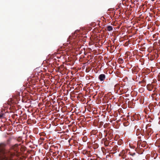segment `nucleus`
<instances>
[{
    "instance_id": "f257e3e1",
    "label": "nucleus",
    "mask_w": 160,
    "mask_h": 160,
    "mask_svg": "<svg viewBox=\"0 0 160 160\" xmlns=\"http://www.w3.org/2000/svg\"><path fill=\"white\" fill-rule=\"evenodd\" d=\"M11 140V138H10L6 142H0V160H14V157L19 155L20 149L22 152L25 150V147L22 146L20 148V144H15L7 149V147L10 144Z\"/></svg>"
},
{
    "instance_id": "f03ea898",
    "label": "nucleus",
    "mask_w": 160,
    "mask_h": 160,
    "mask_svg": "<svg viewBox=\"0 0 160 160\" xmlns=\"http://www.w3.org/2000/svg\"><path fill=\"white\" fill-rule=\"evenodd\" d=\"M128 154H129L130 155L134 156L136 155V153L135 152H130L129 149H127L122 150V152L119 154V156H121L123 159L125 158L126 160V158L127 157V155Z\"/></svg>"
},
{
    "instance_id": "7ed1b4c3",
    "label": "nucleus",
    "mask_w": 160,
    "mask_h": 160,
    "mask_svg": "<svg viewBox=\"0 0 160 160\" xmlns=\"http://www.w3.org/2000/svg\"><path fill=\"white\" fill-rule=\"evenodd\" d=\"M105 78L106 76L104 74H101L98 77V79L101 81H104Z\"/></svg>"
},
{
    "instance_id": "20e7f679",
    "label": "nucleus",
    "mask_w": 160,
    "mask_h": 160,
    "mask_svg": "<svg viewBox=\"0 0 160 160\" xmlns=\"http://www.w3.org/2000/svg\"><path fill=\"white\" fill-rule=\"evenodd\" d=\"M147 88L148 90L149 91H151L152 90L153 87L151 85H147Z\"/></svg>"
},
{
    "instance_id": "39448f33",
    "label": "nucleus",
    "mask_w": 160,
    "mask_h": 160,
    "mask_svg": "<svg viewBox=\"0 0 160 160\" xmlns=\"http://www.w3.org/2000/svg\"><path fill=\"white\" fill-rule=\"evenodd\" d=\"M113 28L112 26H108L107 27V30L108 31H110L112 30Z\"/></svg>"
},
{
    "instance_id": "423d86ee",
    "label": "nucleus",
    "mask_w": 160,
    "mask_h": 160,
    "mask_svg": "<svg viewBox=\"0 0 160 160\" xmlns=\"http://www.w3.org/2000/svg\"><path fill=\"white\" fill-rule=\"evenodd\" d=\"M118 61L120 63H122L123 62V60L121 58H119L118 59Z\"/></svg>"
},
{
    "instance_id": "0eeeda50",
    "label": "nucleus",
    "mask_w": 160,
    "mask_h": 160,
    "mask_svg": "<svg viewBox=\"0 0 160 160\" xmlns=\"http://www.w3.org/2000/svg\"><path fill=\"white\" fill-rule=\"evenodd\" d=\"M144 130L143 129H141V130L140 131V133L141 134V135L142 136V137H143L144 135L143 134V133H144Z\"/></svg>"
},
{
    "instance_id": "6e6552de",
    "label": "nucleus",
    "mask_w": 160,
    "mask_h": 160,
    "mask_svg": "<svg viewBox=\"0 0 160 160\" xmlns=\"http://www.w3.org/2000/svg\"><path fill=\"white\" fill-rule=\"evenodd\" d=\"M112 149L113 151H116L118 149V146H115L112 148Z\"/></svg>"
},
{
    "instance_id": "1a4fd4ad",
    "label": "nucleus",
    "mask_w": 160,
    "mask_h": 160,
    "mask_svg": "<svg viewBox=\"0 0 160 160\" xmlns=\"http://www.w3.org/2000/svg\"><path fill=\"white\" fill-rule=\"evenodd\" d=\"M140 133V130L139 129H138L137 130L136 134L137 135H138Z\"/></svg>"
},
{
    "instance_id": "9d476101",
    "label": "nucleus",
    "mask_w": 160,
    "mask_h": 160,
    "mask_svg": "<svg viewBox=\"0 0 160 160\" xmlns=\"http://www.w3.org/2000/svg\"><path fill=\"white\" fill-rule=\"evenodd\" d=\"M68 41H70L71 40H72V37L71 36H69V37L68 38Z\"/></svg>"
},
{
    "instance_id": "9b49d317",
    "label": "nucleus",
    "mask_w": 160,
    "mask_h": 160,
    "mask_svg": "<svg viewBox=\"0 0 160 160\" xmlns=\"http://www.w3.org/2000/svg\"><path fill=\"white\" fill-rule=\"evenodd\" d=\"M22 140V139L20 137L18 138L17 139V140L19 142H21Z\"/></svg>"
},
{
    "instance_id": "f8f14e48",
    "label": "nucleus",
    "mask_w": 160,
    "mask_h": 160,
    "mask_svg": "<svg viewBox=\"0 0 160 160\" xmlns=\"http://www.w3.org/2000/svg\"><path fill=\"white\" fill-rule=\"evenodd\" d=\"M3 114L2 113H0V118H1L3 116Z\"/></svg>"
},
{
    "instance_id": "ddd939ff",
    "label": "nucleus",
    "mask_w": 160,
    "mask_h": 160,
    "mask_svg": "<svg viewBox=\"0 0 160 160\" xmlns=\"http://www.w3.org/2000/svg\"><path fill=\"white\" fill-rule=\"evenodd\" d=\"M142 137V136L141 135V136H138V139H140V141H141V140H140V139Z\"/></svg>"
},
{
    "instance_id": "4468645a",
    "label": "nucleus",
    "mask_w": 160,
    "mask_h": 160,
    "mask_svg": "<svg viewBox=\"0 0 160 160\" xmlns=\"http://www.w3.org/2000/svg\"><path fill=\"white\" fill-rule=\"evenodd\" d=\"M141 146H142V147H144V146H143V144H142L141 145Z\"/></svg>"
},
{
    "instance_id": "2eb2a0df",
    "label": "nucleus",
    "mask_w": 160,
    "mask_h": 160,
    "mask_svg": "<svg viewBox=\"0 0 160 160\" xmlns=\"http://www.w3.org/2000/svg\"><path fill=\"white\" fill-rule=\"evenodd\" d=\"M73 160H77L76 158H74L73 159Z\"/></svg>"
},
{
    "instance_id": "dca6fc26",
    "label": "nucleus",
    "mask_w": 160,
    "mask_h": 160,
    "mask_svg": "<svg viewBox=\"0 0 160 160\" xmlns=\"http://www.w3.org/2000/svg\"><path fill=\"white\" fill-rule=\"evenodd\" d=\"M155 90V89H154V90L153 91H154Z\"/></svg>"
},
{
    "instance_id": "f3484780",
    "label": "nucleus",
    "mask_w": 160,
    "mask_h": 160,
    "mask_svg": "<svg viewBox=\"0 0 160 160\" xmlns=\"http://www.w3.org/2000/svg\"><path fill=\"white\" fill-rule=\"evenodd\" d=\"M145 142H144V143H145Z\"/></svg>"
}]
</instances>
